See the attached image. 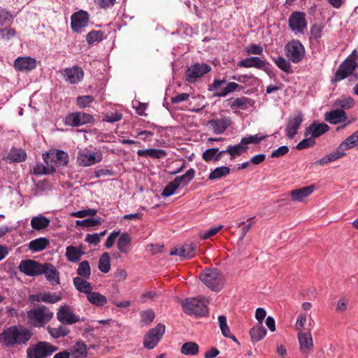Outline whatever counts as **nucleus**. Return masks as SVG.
Listing matches in <instances>:
<instances>
[{"instance_id":"25","label":"nucleus","mask_w":358,"mask_h":358,"mask_svg":"<svg viewBox=\"0 0 358 358\" xmlns=\"http://www.w3.org/2000/svg\"><path fill=\"white\" fill-rule=\"evenodd\" d=\"M237 65L240 67L262 69L266 66V62L257 57H250L238 62Z\"/></svg>"},{"instance_id":"59","label":"nucleus","mask_w":358,"mask_h":358,"mask_svg":"<svg viewBox=\"0 0 358 358\" xmlns=\"http://www.w3.org/2000/svg\"><path fill=\"white\" fill-rule=\"evenodd\" d=\"M93 101L94 97L90 95L78 96L76 100L78 106L82 108L90 106Z\"/></svg>"},{"instance_id":"34","label":"nucleus","mask_w":358,"mask_h":358,"mask_svg":"<svg viewBox=\"0 0 358 358\" xmlns=\"http://www.w3.org/2000/svg\"><path fill=\"white\" fill-rule=\"evenodd\" d=\"M137 155L140 157L148 156L153 159H161L166 156V152L162 149H146L139 150Z\"/></svg>"},{"instance_id":"9","label":"nucleus","mask_w":358,"mask_h":358,"mask_svg":"<svg viewBox=\"0 0 358 358\" xmlns=\"http://www.w3.org/2000/svg\"><path fill=\"white\" fill-rule=\"evenodd\" d=\"M27 316L34 327H43L52 319L53 313H45L43 308L38 307L28 311Z\"/></svg>"},{"instance_id":"63","label":"nucleus","mask_w":358,"mask_h":358,"mask_svg":"<svg viewBox=\"0 0 358 358\" xmlns=\"http://www.w3.org/2000/svg\"><path fill=\"white\" fill-rule=\"evenodd\" d=\"M306 138L301 141L300 143H298L296 145V149L298 150H303L307 148L312 147L315 145V138L311 137L306 136Z\"/></svg>"},{"instance_id":"15","label":"nucleus","mask_w":358,"mask_h":358,"mask_svg":"<svg viewBox=\"0 0 358 358\" xmlns=\"http://www.w3.org/2000/svg\"><path fill=\"white\" fill-rule=\"evenodd\" d=\"M43 264L32 259L22 260L20 263L19 268L20 271L29 276H36L41 275V268Z\"/></svg>"},{"instance_id":"12","label":"nucleus","mask_w":358,"mask_h":358,"mask_svg":"<svg viewBox=\"0 0 358 358\" xmlns=\"http://www.w3.org/2000/svg\"><path fill=\"white\" fill-rule=\"evenodd\" d=\"M289 26L295 34H303L307 28V22L304 13L294 12L289 18Z\"/></svg>"},{"instance_id":"41","label":"nucleus","mask_w":358,"mask_h":358,"mask_svg":"<svg viewBox=\"0 0 358 358\" xmlns=\"http://www.w3.org/2000/svg\"><path fill=\"white\" fill-rule=\"evenodd\" d=\"M131 237L127 233H123L120 236L117 241L118 250L123 253H127L129 252V245L131 243Z\"/></svg>"},{"instance_id":"37","label":"nucleus","mask_w":358,"mask_h":358,"mask_svg":"<svg viewBox=\"0 0 358 358\" xmlns=\"http://www.w3.org/2000/svg\"><path fill=\"white\" fill-rule=\"evenodd\" d=\"M49 241L46 238H38L29 242V248L33 252H39L44 250L48 245Z\"/></svg>"},{"instance_id":"5","label":"nucleus","mask_w":358,"mask_h":358,"mask_svg":"<svg viewBox=\"0 0 358 358\" xmlns=\"http://www.w3.org/2000/svg\"><path fill=\"white\" fill-rule=\"evenodd\" d=\"M103 159L102 152L98 150L85 148L78 151L77 162L83 166H90L100 162Z\"/></svg>"},{"instance_id":"36","label":"nucleus","mask_w":358,"mask_h":358,"mask_svg":"<svg viewBox=\"0 0 358 358\" xmlns=\"http://www.w3.org/2000/svg\"><path fill=\"white\" fill-rule=\"evenodd\" d=\"M87 300L96 306H103L107 303V299L99 292H85Z\"/></svg>"},{"instance_id":"47","label":"nucleus","mask_w":358,"mask_h":358,"mask_svg":"<svg viewBox=\"0 0 358 358\" xmlns=\"http://www.w3.org/2000/svg\"><path fill=\"white\" fill-rule=\"evenodd\" d=\"M248 146L245 145L244 144H242V139L241 140V142L235 145H229L227 148V152L232 157H235L237 155H239L243 152L247 151Z\"/></svg>"},{"instance_id":"31","label":"nucleus","mask_w":358,"mask_h":358,"mask_svg":"<svg viewBox=\"0 0 358 358\" xmlns=\"http://www.w3.org/2000/svg\"><path fill=\"white\" fill-rule=\"evenodd\" d=\"M358 145V130L351 136H348L344 141H343L339 146L338 150L341 153H345V151L352 148Z\"/></svg>"},{"instance_id":"55","label":"nucleus","mask_w":358,"mask_h":358,"mask_svg":"<svg viewBox=\"0 0 358 358\" xmlns=\"http://www.w3.org/2000/svg\"><path fill=\"white\" fill-rule=\"evenodd\" d=\"M276 66L282 71L289 73L291 71V66L289 62L282 57H278L274 59Z\"/></svg>"},{"instance_id":"10","label":"nucleus","mask_w":358,"mask_h":358,"mask_svg":"<svg viewBox=\"0 0 358 358\" xmlns=\"http://www.w3.org/2000/svg\"><path fill=\"white\" fill-rule=\"evenodd\" d=\"M286 55L293 62H300L305 54L303 45L299 41H292L285 45Z\"/></svg>"},{"instance_id":"50","label":"nucleus","mask_w":358,"mask_h":358,"mask_svg":"<svg viewBox=\"0 0 358 358\" xmlns=\"http://www.w3.org/2000/svg\"><path fill=\"white\" fill-rule=\"evenodd\" d=\"M217 152L218 148L207 149L203 152L202 157L206 162H217L220 159V155H217Z\"/></svg>"},{"instance_id":"33","label":"nucleus","mask_w":358,"mask_h":358,"mask_svg":"<svg viewBox=\"0 0 358 358\" xmlns=\"http://www.w3.org/2000/svg\"><path fill=\"white\" fill-rule=\"evenodd\" d=\"M345 155V153H341L340 151L336 149L335 151H334L331 153H329L327 155H325L324 157L321 158L320 159L314 162V165H320V166H324L330 162H334L338 159H340L341 157H343Z\"/></svg>"},{"instance_id":"29","label":"nucleus","mask_w":358,"mask_h":358,"mask_svg":"<svg viewBox=\"0 0 358 358\" xmlns=\"http://www.w3.org/2000/svg\"><path fill=\"white\" fill-rule=\"evenodd\" d=\"M267 333L266 329L262 324H257L250 329L249 334L253 343L262 340Z\"/></svg>"},{"instance_id":"23","label":"nucleus","mask_w":358,"mask_h":358,"mask_svg":"<svg viewBox=\"0 0 358 358\" xmlns=\"http://www.w3.org/2000/svg\"><path fill=\"white\" fill-rule=\"evenodd\" d=\"M230 124V119L226 117L214 118L208 122V124L212 127L213 132L216 134L224 133Z\"/></svg>"},{"instance_id":"30","label":"nucleus","mask_w":358,"mask_h":358,"mask_svg":"<svg viewBox=\"0 0 358 358\" xmlns=\"http://www.w3.org/2000/svg\"><path fill=\"white\" fill-rule=\"evenodd\" d=\"M27 154L20 148H12L6 155V159L10 162H21L26 159Z\"/></svg>"},{"instance_id":"24","label":"nucleus","mask_w":358,"mask_h":358,"mask_svg":"<svg viewBox=\"0 0 358 358\" xmlns=\"http://www.w3.org/2000/svg\"><path fill=\"white\" fill-rule=\"evenodd\" d=\"M329 129V127L325 123H312L308 127L306 128L305 131V136H311L313 138H317L320 136L327 132Z\"/></svg>"},{"instance_id":"40","label":"nucleus","mask_w":358,"mask_h":358,"mask_svg":"<svg viewBox=\"0 0 358 358\" xmlns=\"http://www.w3.org/2000/svg\"><path fill=\"white\" fill-rule=\"evenodd\" d=\"M195 176V171L194 169H189L186 171V173L182 175L176 177L174 180L176 182L180 185H182L183 186H185L189 184V182L194 178Z\"/></svg>"},{"instance_id":"44","label":"nucleus","mask_w":358,"mask_h":358,"mask_svg":"<svg viewBox=\"0 0 358 358\" xmlns=\"http://www.w3.org/2000/svg\"><path fill=\"white\" fill-rule=\"evenodd\" d=\"M71 354L75 358L86 357L87 355L86 345L82 341L77 342L76 346L71 351Z\"/></svg>"},{"instance_id":"4","label":"nucleus","mask_w":358,"mask_h":358,"mask_svg":"<svg viewBox=\"0 0 358 358\" xmlns=\"http://www.w3.org/2000/svg\"><path fill=\"white\" fill-rule=\"evenodd\" d=\"M165 329L166 327L162 323H158L154 328L150 329L144 336L143 347L148 350L155 348L161 341Z\"/></svg>"},{"instance_id":"43","label":"nucleus","mask_w":358,"mask_h":358,"mask_svg":"<svg viewBox=\"0 0 358 358\" xmlns=\"http://www.w3.org/2000/svg\"><path fill=\"white\" fill-rule=\"evenodd\" d=\"M47 330L50 336L55 338L66 336L70 333V330L68 328L62 325L57 328H53L49 326Z\"/></svg>"},{"instance_id":"61","label":"nucleus","mask_w":358,"mask_h":358,"mask_svg":"<svg viewBox=\"0 0 358 358\" xmlns=\"http://www.w3.org/2000/svg\"><path fill=\"white\" fill-rule=\"evenodd\" d=\"M103 34L100 31H92L86 36V40L88 43L92 44L94 42L100 41L102 39Z\"/></svg>"},{"instance_id":"60","label":"nucleus","mask_w":358,"mask_h":358,"mask_svg":"<svg viewBox=\"0 0 358 358\" xmlns=\"http://www.w3.org/2000/svg\"><path fill=\"white\" fill-rule=\"evenodd\" d=\"M355 104V101L351 97H345L342 99L337 100L336 105L341 107L342 109H348L352 108Z\"/></svg>"},{"instance_id":"3","label":"nucleus","mask_w":358,"mask_h":358,"mask_svg":"<svg viewBox=\"0 0 358 358\" xmlns=\"http://www.w3.org/2000/svg\"><path fill=\"white\" fill-rule=\"evenodd\" d=\"M58 350L57 346L45 341H39L27 349V358H46Z\"/></svg>"},{"instance_id":"21","label":"nucleus","mask_w":358,"mask_h":358,"mask_svg":"<svg viewBox=\"0 0 358 358\" xmlns=\"http://www.w3.org/2000/svg\"><path fill=\"white\" fill-rule=\"evenodd\" d=\"M196 248L197 245L192 243L172 250L170 252V255H178L183 259H190L195 255Z\"/></svg>"},{"instance_id":"6","label":"nucleus","mask_w":358,"mask_h":358,"mask_svg":"<svg viewBox=\"0 0 358 358\" xmlns=\"http://www.w3.org/2000/svg\"><path fill=\"white\" fill-rule=\"evenodd\" d=\"M44 162L47 165H52L56 167L67 164L69 162V155L64 151L60 150H52L43 155Z\"/></svg>"},{"instance_id":"64","label":"nucleus","mask_w":358,"mask_h":358,"mask_svg":"<svg viewBox=\"0 0 358 358\" xmlns=\"http://www.w3.org/2000/svg\"><path fill=\"white\" fill-rule=\"evenodd\" d=\"M248 99L245 97L237 98L232 101L231 103V108H240L244 109L248 103Z\"/></svg>"},{"instance_id":"22","label":"nucleus","mask_w":358,"mask_h":358,"mask_svg":"<svg viewBox=\"0 0 358 358\" xmlns=\"http://www.w3.org/2000/svg\"><path fill=\"white\" fill-rule=\"evenodd\" d=\"M302 122L303 115L301 113H298L293 117L289 118L285 128L286 136L292 138L297 134Z\"/></svg>"},{"instance_id":"28","label":"nucleus","mask_w":358,"mask_h":358,"mask_svg":"<svg viewBox=\"0 0 358 358\" xmlns=\"http://www.w3.org/2000/svg\"><path fill=\"white\" fill-rule=\"evenodd\" d=\"M50 223V220L48 217L39 214L31 218L30 224L34 229L41 231L48 227Z\"/></svg>"},{"instance_id":"27","label":"nucleus","mask_w":358,"mask_h":358,"mask_svg":"<svg viewBox=\"0 0 358 358\" xmlns=\"http://www.w3.org/2000/svg\"><path fill=\"white\" fill-rule=\"evenodd\" d=\"M314 189V186L310 185L301 189H294L290 192L292 200L294 201H302L305 198L313 192Z\"/></svg>"},{"instance_id":"19","label":"nucleus","mask_w":358,"mask_h":358,"mask_svg":"<svg viewBox=\"0 0 358 358\" xmlns=\"http://www.w3.org/2000/svg\"><path fill=\"white\" fill-rule=\"evenodd\" d=\"M62 75L66 82L76 84L83 79L84 72L80 67L75 66L71 68H66L62 71Z\"/></svg>"},{"instance_id":"18","label":"nucleus","mask_w":358,"mask_h":358,"mask_svg":"<svg viewBox=\"0 0 358 358\" xmlns=\"http://www.w3.org/2000/svg\"><path fill=\"white\" fill-rule=\"evenodd\" d=\"M37 66V61L31 57H19L15 62L13 66L18 71H29Z\"/></svg>"},{"instance_id":"56","label":"nucleus","mask_w":358,"mask_h":358,"mask_svg":"<svg viewBox=\"0 0 358 358\" xmlns=\"http://www.w3.org/2000/svg\"><path fill=\"white\" fill-rule=\"evenodd\" d=\"M78 274L85 278H88L90 275V266L87 261H83L80 263L78 268Z\"/></svg>"},{"instance_id":"48","label":"nucleus","mask_w":358,"mask_h":358,"mask_svg":"<svg viewBox=\"0 0 358 358\" xmlns=\"http://www.w3.org/2000/svg\"><path fill=\"white\" fill-rule=\"evenodd\" d=\"M267 137L266 135L257 134L242 138V144L248 146L249 144H258Z\"/></svg>"},{"instance_id":"45","label":"nucleus","mask_w":358,"mask_h":358,"mask_svg":"<svg viewBox=\"0 0 358 358\" xmlns=\"http://www.w3.org/2000/svg\"><path fill=\"white\" fill-rule=\"evenodd\" d=\"M101 223L102 219L101 217L87 218L82 220H76V226L83 227H94L95 226L100 225Z\"/></svg>"},{"instance_id":"57","label":"nucleus","mask_w":358,"mask_h":358,"mask_svg":"<svg viewBox=\"0 0 358 358\" xmlns=\"http://www.w3.org/2000/svg\"><path fill=\"white\" fill-rule=\"evenodd\" d=\"M179 187L178 185L173 180L169 182L163 189L162 195L164 197H168L173 195L176 190Z\"/></svg>"},{"instance_id":"20","label":"nucleus","mask_w":358,"mask_h":358,"mask_svg":"<svg viewBox=\"0 0 358 358\" xmlns=\"http://www.w3.org/2000/svg\"><path fill=\"white\" fill-rule=\"evenodd\" d=\"M299 349L303 355L307 356L313 349V341L310 331L299 332Z\"/></svg>"},{"instance_id":"42","label":"nucleus","mask_w":358,"mask_h":358,"mask_svg":"<svg viewBox=\"0 0 358 358\" xmlns=\"http://www.w3.org/2000/svg\"><path fill=\"white\" fill-rule=\"evenodd\" d=\"M230 173V169L227 166H220L212 171L208 176L209 180H217L227 176Z\"/></svg>"},{"instance_id":"62","label":"nucleus","mask_w":358,"mask_h":358,"mask_svg":"<svg viewBox=\"0 0 358 358\" xmlns=\"http://www.w3.org/2000/svg\"><path fill=\"white\" fill-rule=\"evenodd\" d=\"M13 18V15L8 10L1 9L0 10V24L1 25L10 24Z\"/></svg>"},{"instance_id":"49","label":"nucleus","mask_w":358,"mask_h":358,"mask_svg":"<svg viewBox=\"0 0 358 358\" xmlns=\"http://www.w3.org/2000/svg\"><path fill=\"white\" fill-rule=\"evenodd\" d=\"M106 230H104L99 234H87L85 236V241L89 244L96 245L100 243L101 238L103 237L106 235Z\"/></svg>"},{"instance_id":"14","label":"nucleus","mask_w":358,"mask_h":358,"mask_svg":"<svg viewBox=\"0 0 358 358\" xmlns=\"http://www.w3.org/2000/svg\"><path fill=\"white\" fill-rule=\"evenodd\" d=\"M89 22V14L84 10H79L71 15V27L74 32L80 33Z\"/></svg>"},{"instance_id":"1","label":"nucleus","mask_w":358,"mask_h":358,"mask_svg":"<svg viewBox=\"0 0 358 358\" xmlns=\"http://www.w3.org/2000/svg\"><path fill=\"white\" fill-rule=\"evenodd\" d=\"M32 335L31 330L23 325L10 326L0 333V343L5 348L26 345Z\"/></svg>"},{"instance_id":"53","label":"nucleus","mask_w":358,"mask_h":358,"mask_svg":"<svg viewBox=\"0 0 358 358\" xmlns=\"http://www.w3.org/2000/svg\"><path fill=\"white\" fill-rule=\"evenodd\" d=\"M239 87V85L236 83L230 82L224 88L221 89L220 92L217 93V96L224 97L229 93L236 91Z\"/></svg>"},{"instance_id":"11","label":"nucleus","mask_w":358,"mask_h":358,"mask_svg":"<svg viewBox=\"0 0 358 358\" xmlns=\"http://www.w3.org/2000/svg\"><path fill=\"white\" fill-rule=\"evenodd\" d=\"M211 68L206 64L196 63L189 67L185 72V77L187 82L193 83L196 80L210 71Z\"/></svg>"},{"instance_id":"39","label":"nucleus","mask_w":358,"mask_h":358,"mask_svg":"<svg viewBox=\"0 0 358 358\" xmlns=\"http://www.w3.org/2000/svg\"><path fill=\"white\" fill-rule=\"evenodd\" d=\"M140 323L141 327L149 326L155 318V313L153 310L148 309L140 312Z\"/></svg>"},{"instance_id":"32","label":"nucleus","mask_w":358,"mask_h":358,"mask_svg":"<svg viewBox=\"0 0 358 358\" xmlns=\"http://www.w3.org/2000/svg\"><path fill=\"white\" fill-rule=\"evenodd\" d=\"M44 295L43 296H41L40 294H34L31 295L30 296L31 299L32 301H44L45 303H54L55 302L59 301L61 300L62 296L60 295V293L57 294V293H54L53 294H51L50 293L44 292Z\"/></svg>"},{"instance_id":"35","label":"nucleus","mask_w":358,"mask_h":358,"mask_svg":"<svg viewBox=\"0 0 358 358\" xmlns=\"http://www.w3.org/2000/svg\"><path fill=\"white\" fill-rule=\"evenodd\" d=\"M83 254L82 250L78 247L69 245L66 248V257L69 261L72 262H78Z\"/></svg>"},{"instance_id":"2","label":"nucleus","mask_w":358,"mask_h":358,"mask_svg":"<svg viewBox=\"0 0 358 358\" xmlns=\"http://www.w3.org/2000/svg\"><path fill=\"white\" fill-rule=\"evenodd\" d=\"M182 310L187 315L195 317H206L209 314L208 301L200 296L180 300Z\"/></svg>"},{"instance_id":"17","label":"nucleus","mask_w":358,"mask_h":358,"mask_svg":"<svg viewBox=\"0 0 358 358\" xmlns=\"http://www.w3.org/2000/svg\"><path fill=\"white\" fill-rule=\"evenodd\" d=\"M41 274H43L46 280L52 285L59 284V272L56 267L50 263L43 264Z\"/></svg>"},{"instance_id":"7","label":"nucleus","mask_w":358,"mask_h":358,"mask_svg":"<svg viewBox=\"0 0 358 358\" xmlns=\"http://www.w3.org/2000/svg\"><path fill=\"white\" fill-rule=\"evenodd\" d=\"M201 280L210 289H214L223 282V276L215 268H209L200 274Z\"/></svg>"},{"instance_id":"8","label":"nucleus","mask_w":358,"mask_h":358,"mask_svg":"<svg viewBox=\"0 0 358 358\" xmlns=\"http://www.w3.org/2000/svg\"><path fill=\"white\" fill-rule=\"evenodd\" d=\"M356 54V50H354L352 55L339 66L334 77L335 81H340L353 73L357 66V62L354 59Z\"/></svg>"},{"instance_id":"13","label":"nucleus","mask_w":358,"mask_h":358,"mask_svg":"<svg viewBox=\"0 0 358 358\" xmlns=\"http://www.w3.org/2000/svg\"><path fill=\"white\" fill-rule=\"evenodd\" d=\"M57 318L63 324H73L80 320L79 316L74 314L66 304L60 306L57 313Z\"/></svg>"},{"instance_id":"51","label":"nucleus","mask_w":358,"mask_h":358,"mask_svg":"<svg viewBox=\"0 0 358 358\" xmlns=\"http://www.w3.org/2000/svg\"><path fill=\"white\" fill-rule=\"evenodd\" d=\"M73 283L78 291H91L90 284L85 279L80 277H76L73 279Z\"/></svg>"},{"instance_id":"38","label":"nucleus","mask_w":358,"mask_h":358,"mask_svg":"<svg viewBox=\"0 0 358 358\" xmlns=\"http://www.w3.org/2000/svg\"><path fill=\"white\" fill-rule=\"evenodd\" d=\"M180 352L185 355H196L199 352V347L195 342H187L182 345Z\"/></svg>"},{"instance_id":"46","label":"nucleus","mask_w":358,"mask_h":358,"mask_svg":"<svg viewBox=\"0 0 358 358\" xmlns=\"http://www.w3.org/2000/svg\"><path fill=\"white\" fill-rule=\"evenodd\" d=\"M98 267L103 273H108L110 268V258L108 253H103L99 258Z\"/></svg>"},{"instance_id":"58","label":"nucleus","mask_w":358,"mask_h":358,"mask_svg":"<svg viewBox=\"0 0 358 358\" xmlns=\"http://www.w3.org/2000/svg\"><path fill=\"white\" fill-rule=\"evenodd\" d=\"M222 225H218L217 227H212L207 230L206 231H202L199 234V237L201 239L206 240L209 238L210 237L215 235L218 233L222 229Z\"/></svg>"},{"instance_id":"54","label":"nucleus","mask_w":358,"mask_h":358,"mask_svg":"<svg viewBox=\"0 0 358 358\" xmlns=\"http://www.w3.org/2000/svg\"><path fill=\"white\" fill-rule=\"evenodd\" d=\"M55 171V166L52 165L44 166L41 164H38L34 169V173L36 175L50 174Z\"/></svg>"},{"instance_id":"26","label":"nucleus","mask_w":358,"mask_h":358,"mask_svg":"<svg viewBox=\"0 0 358 358\" xmlns=\"http://www.w3.org/2000/svg\"><path fill=\"white\" fill-rule=\"evenodd\" d=\"M347 119L348 117L343 110L336 109L325 114V120L334 124L343 122Z\"/></svg>"},{"instance_id":"52","label":"nucleus","mask_w":358,"mask_h":358,"mask_svg":"<svg viewBox=\"0 0 358 358\" xmlns=\"http://www.w3.org/2000/svg\"><path fill=\"white\" fill-rule=\"evenodd\" d=\"M97 213V210L94 208H87L78 211L72 212L71 216L78 218H83L86 217H93Z\"/></svg>"},{"instance_id":"16","label":"nucleus","mask_w":358,"mask_h":358,"mask_svg":"<svg viewBox=\"0 0 358 358\" xmlns=\"http://www.w3.org/2000/svg\"><path fill=\"white\" fill-rule=\"evenodd\" d=\"M93 117L91 115L76 112L69 114L65 117L64 123L71 127H77L92 122Z\"/></svg>"}]
</instances>
